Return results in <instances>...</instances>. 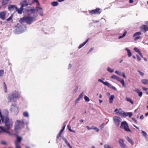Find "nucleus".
<instances>
[{
  "instance_id": "35",
  "label": "nucleus",
  "mask_w": 148,
  "mask_h": 148,
  "mask_svg": "<svg viewBox=\"0 0 148 148\" xmlns=\"http://www.w3.org/2000/svg\"><path fill=\"white\" fill-rule=\"evenodd\" d=\"M84 99L85 101L87 102H89L90 101V99L89 98L86 96H85L84 97Z\"/></svg>"
},
{
  "instance_id": "60",
  "label": "nucleus",
  "mask_w": 148,
  "mask_h": 148,
  "mask_svg": "<svg viewBox=\"0 0 148 148\" xmlns=\"http://www.w3.org/2000/svg\"><path fill=\"white\" fill-rule=\"evenodd\" d=\"M139 54L140 55V56L142 57V58H143V54L142 53H141V52H139Z\"/></svg>"
},
{
  "instance_id": "51",
  "label": "nucleus",
  "mask_w": 148,
  "mask_h": 148,
  "mask_svg": "<svg viewBox=\"0 0 148 148\" xmlns=\"http://www.w3.org/2000/svg\"><path fill=\"white\" fill-rule=\"evenodd\" d=\"M36 10V9H31L30 10V11L33 12H34Z\"/></svg>"
},
{
  "instance_id": "3",
  "label": "nucleus",
  "mask_w": 148,
  "mask_h": 148,
  "mask_svg": "<svg viewBox=\"0 0 148 148\" xmlns=\"http://www.w3.org/2000/svg\"><path fill=\"white\" fill-rule=\"evenodd\" d=\"M34 18L32 16H25L20 19L19 22L21 24L25 22L27 24H30L33 21Z\"/></svg>"
},
{
  "instance_id": "8",
  "label": "nucleus",
  "mask_w": 148,
  "mask_h": 148,
  "mask_svg": "<svg viewBox=\"0 0 148 148\" xmlns=\"http://www.w3.org/2000/svg\"><path fill=\"white\" fill-rule=\"evenodd\" d=\"M113 120L116 126H118L121 121V119L119 117L114 116L113 117Z\"/></svg>"
},
{
  "instance_id": "45",
  "label": "nucleus",
  "mask_w": 148,
  "mask_h": 148,
  "mask_svg": "<svg viewBox=\"0 0 148 148\" xmlns=\"http://www.w3.org/2000/svg\"><path fill=\"white\" fill-rule=\"evenodd\" d=\"M62 134V133H61L60 132H59V133H58L57 136V138L58 139H59L60 138Z\"/></svg>"
},
{
  "instance_id": "20",
  "label": "nucleus",
  "mask_w": 148,
  "mask_h": 148,
  "mask_svg": "<svg viewBox=\"0 0 148 148\" xmlns=\"http://www.w3.org/2000/svg\"><path fill=\"white\" fill-rule=\"evenodd\" d=\"M127 51L128 54V55L129 57H131L132 55V53L130 50L128 48H126L125 49Z\"/></svg>"
},
{
  "instance_id": "34",
  "label": "nucleus",
  "mask_w": 148,
  "mask_h": 148,
  "mask_svg": "<svg viewBox=\"0 0 148 148\" xmlns=\"http://www.w3.org/2000/svg\"><path fill=\"white\" fill-rule=\"evenodd\" d=\"M8 3L7 1L5 0H3L2 1V4L3 5H5Z\"/></svg>"
},
{
  "instance_id": "63",
  "label": "nucleus",
  "mask_w": 148,
  "mask_h": 148,
  "mask_svg": "<svg viewBox=\"0 0 148 148\" xmlns=\"http://www.w3.org/2000/svg\"><path fill=\"white\" fill-rule=\"evenodd\" d=\"M142 88L144 90H147V88H145V87H143Z\"/></svg>"
},
{
  "instance_id": "6",
  "label": "nucleus",
  "mask_w": 148,
  "mask_h": 148,
  "mask_svg": "<svg viewBox=\"0 0 148 148\" xmlns=\"http://www.w3.org/2000/svg\"><path fill=\"white\" fill-rule=\"evenodd\" d=\"M101 12V9L97 8L95 9L89 10V13L91 15L94 14H99Z\"/></svg>"
},
{
  "instance_id": "9",
  "label": "nucleus",
  "mask_w": 148,
  "mask_h": 148,
  "mask_svg": "<svg viewBox=\"0 0 148 148\" xmlns=\"http://www.w3.org/2000/svg\"><path fill=\"white\" fill-rule=\"evenodd\" d=\"M29 0H24L22 2L20 3L21 6L23 8L24 7L27 6L29 4Z\"/></svg>"
},
{
  "instance_id": "53",
  "label": "nucleus",
  "mask_w": 148,
  "mask_h": 148,
  "mask_svg": "<svg viewBox=\"0 0 148 148\" xmlns=\"http://www.w3.org/2000/svg\"><path fill=\"white\" fill-rule=\"evenodd\" d=\"M138 94L139 96L140 97H141L143 93L142 92L140 91L138 93Z\"/></svg>"
},
{
  "instance_id": "38",
  "label": "nucleus",
  "mask_w": 148,
  "mask_h": 148,
  "mask_svg": "<svg viewBox=\"0 0 148 148\" xmlns=\"http://www.w3.org/2000/svg\"><path fill=\"white\" fill-rule=\"evenodd\" d=\"M141 132L143 136H144L145 137H147V133L143 131H142Z\"/></svg>"
},
{
  "instance_id": "42",
  "label": "nucleus",
  "mask_w": 148,
  "mask_h": 148,
  "mask_svg": "<svg viewBox=\"0 0 148 148\" xmlns=\"http://www.w3.org/2000/svg\"><path fill=\"white\" fill-rule=\"evenodd\" d=\"M107 70L108 71H109L110 73H112L114 71L112 69H111L110 67H108L107 68Z\"/></svg>"
},
{
  "instance_id": "43",
  "label": "nucleus",
  "mask_w": 148,
  "mask_h": 148,
  "mask_svg": "<svg viewBox=\"0 0 148 148\" xmlns=\"http://www.w3.org/2000/svg\"><path fill=\"white\" fill-rule=\"evenodd\" d=\"M118 77H117L116 75H112L111 76V78H113V79H116V80Z\"/></svg>"
},
{
  "instance_id": "16",
  "label": "nucleus",
  "mask_w": 148,
  "mask_h": 148,
  "mask_svg": "<svg viewBox=\"0 0 148 148\" xmlns=\"http://www.w3.org/2000/svg\"><path fill=\"white\" fill-rule=\"evenodd\" d=\"M126 139L130 143L131 145H133L134 144V142L128 136H127L126 138Z\"/></svg>"
},
{
  "instance_id": "52",
  "label": "nucleus",
  "mask_w": 148,
  "mask_h": 148,
  "mask_svg": "<svg viewBox=\"0 0 148 148\" xmlns=\"http://www.w3.org/2000/svg\"><path fill=\"white\" fill-rule=\"evenodd\" d=\"M39 1L38 0H33L32 2V4L34 3H37Z\"/></svg>"
},
{
  "instance_id": "1",
  "label": "nucleus",
  "mask_w": 148,
  "mask_h": 148,
  "mask_svg": "<svg viewBox=\"0 0 148 148\" xmlns=\"http://www.w3.org/2000/svg\"><path fill=\"white\" fill-rule=\"evenodd\" d=\"M0 118L3 123H4L5 128L3 126H0V133H5L10 135L12 134L9 131V130L12 127L13 122L11 119H9L8 115L4 116L1 114L0 112Z\"/></svg>"
},
{
  "instance_id": "19",
  "label": "nucleus",
  "mask_w": 148,
  "mask_h": 148,
  "mask_svg": "<svg viewBox=\"0 0 148 148\" xmlns=\"http://www.w3.org/2000/svg\"><path fill=\"white\" fill-rule=\"evenodd\" d=\"M114 98V95H112L109 98V103H111L113 102V100Z\"/></svg>"
},
{
  "instance_id": "2",
  "label": "nucleus",
  "mask_w": 148,
  "mask_h": 148,
  "mask_svg": "<svg viewBox=\"0 0 148 148\" xmlns=\"http://www.w3.org/2000/svg\"><path fill=\"white\" fill-rule=\"evenodd\" d=\"M20 97V93L18 91H15L9 94L8 97V102H15L17 98Z\"/></svg>"
},
{
  "instance_id": "18",
  "label": "nucleus",
  "mask_w": 148,
  "mask_h": 148,
  "mask_svg": "<svg viewBox=\"0 0 148 148\" xmlns=\"http://www.w3.org/2000/svg\"><path fill=\"white\" fill-rule=\"evenodd\" d=\"M36 11L40 13L41 15L42 16L43 15V10L42 8L40 7L36 9Z\"/></svg>"
},
{
  "instance_id": "11",
  "label": "nucleus",
  "mask_w": 148,
  "mask_h": 148,
  "mask_svg": "<svg viewBox=\"0 0 148 148\" xmlns=\"http://www.w3.org/2000/svg\"><path fill=\"white\" fill-rule=\"evenodd\" d=\"M116 80H117L118 81L120 82L122 84L123 86L124 87H126V86L125 84V82L124 79H122L121 78L118 77Z\"/></svg>"
},
{
  "instance_id": "56",
  "label": "nucleus",
  "mask_w": 148,
  "mask_h": 148,
  "mask_svg": "<svg viewBox=\"0 0 148 148\" xmlns=\"http://www.w3.org/2000/svg\"><path fill=\"white\" fill-rule=\"evenodd\" d=\"M1 143L2 144H3V145H6V143L4 141H2L1 142Z\"/></svg>"
},
{
  "instance_id": "26",
  "label": "nucleus",
  "mask_w": 148,
  "mask_h": 148,
  "mask_svg": "<svg viewBox=\"0 0 148 148\" xmlns=\"http://www.w3.org/2000/svg\"><path fill=\"white\" fill-rule=\"evenodd\" d=\"M51 4L53 6H56L58 5V3L57 1H54L51 3Z\"/></svg>"
},
{
  "instance_id": "30",
  "label": "nucleus",
  "mask_w": 148,
  "mask_h": 148,
  "mask_svg": "<svg viewBox=\"0 0 148 148\" xmlns=\"http://www.w3.org/2000/svg\"><path fill=\"white\" fill-rule=\"evenodd\" d=\"M63 140L64 141L65 143L66 144V145H67L68 146H69V145H70V143L68 142L66 138H63Z\"/></svg>"
},
{
  "instance_id": "24",
  "label": "nucleus",
  "mask_w": 148,
  "mask_h": 148,
  "mask_svg": "<svg viewBox=\"0 0 148 148\" xmlns=\"http://www.w3.org/2000/svg\"><path fill=\"white\" fill-rule=\"evenodd\" d=\"M142 33L141 32H136L135 33L133 37H135L136 36H139Z\"/></svg>"
},
{
  "instance_id": "39",
  "label": "nucleus",
  "mask_w": 148,
  "mask_h": 148,
  "mask_svg": "<svg viewBox=\"0 0 148 148\" xmlns=\"http://www.w3.org/2000/svg\"><path fill=\"white\" fill-rule=\"evenodd\" d=\"M13 17V14H12L7 19V21H9L12 19Z\"/></svg>"
},
{
  "instance_id": "13",
  "label": "nucleus",
  "mask_w": 148,
  "mask_h": 148,
  "mask_svg": "<svg viewBox=\"0 0 148 148\" xmlns=\"http://www.w3.org/2000/svg\"><path fill=\"white\" fill-rule=\"evenodd\" d=\"M124 140L121 139H119V143L121 147L123 146H125V144L124 143Z\"/></svg>"
},
{
  "instance_id": "41",
  "label": "nucleus",
  "mask_w": 148,
  "mask_h": 148,
  "mask_svg": "<svg viewBox=\"0 0 148 148\" xmlns=\"http://www.w3.org/2000/svg\"><path fill=\"white\" fill-rule=\"evenodd\" d=\"M134 50L136 52H138V54L139 53V52H141L137 48H136V47L134 48Z\"/></svg>"
},
{
  "instance_id": "55",
  "label": "nucleus",
  "mask_w": 148,
  "mask_h": 148,
  "mask_svg": "<svg viewBox=\"0 0 148 148\" xmlns=\"http://www.w3.org/2000/svg\"><path fill=\"white\" fill-rule=\"evenodd\" d=\"M115 73L117 74L120 75L121 74V72H119L118 71H115Z\"/></svg>"
},
{
  "instance_id": "10",
  "label": "nucleus",
  "mask_w": 148,
  "mask_h": 148,
  "mask_svg": "<svg viewBox=\"0 0 148 148\" xmlns=\"http://www.w3.org/2000/svg\"><path fill=\"white\" fill-rule=\"evenodd\" d=\"M141 31L146 32L148 31V26L146 25H143L140 27Z\"/></svg>"
},
{
  "instance_id": "62",
  "label": "nucleus",
  "mask_w": 148,
  "mask_h": 148,
  "mask_svg": "<svg viewBox=\"0 0 148 148\" xmlns=\"http://www.w3.org/2000/svg\"><path fill=\"white\" fill-rule=\"evenodd\" d=\"M121 147V148H127V147L126 146V145H125V146H122Z\"/></svg>"
},
{
  "instance_id": "15",
  "label": "nucleus",
  "mask_w": 148,
  "mask_h": 148,
  "mask_svg": "<svg viewBox=\"0 0 148 148\" xmlns=\"http://www.w3.org/2000/svg\"><path fill=\"white\" fill-rule=\"evenodd\" d=\"M22 140V138L19 137L18 136H16V140L15 142V143H18L19 144V143Z\"/></svg>"
},
{
  "instance_id": "64",
  "label": "nucleus",
  "mask_w": 148,
  "mask_h": 148,
  "mask_svg": "<svg viewBox=\"0 0 148 148\" xmlns=\"http://www.w3.org/2000/svg\"><path fill=\"white\" fill-rule=\"evenodd\" d=\"M140 118L141 119H143L144 118V117L143 116V115H142L141 116H140Z\"/></svg>"
},
{
  "instance_id": "7",
  "label": "nucleus",
  "mask_w": 148,
  "mask_h": 148,
  "mask_svg": "<svg viewBox=\"0 0 148 148\" xmlns=\"http://www.w3.org/2000/svg\"><path fill=\"white\" fill-rule=\"evenodd\" d=\"M10 110L15 114H17L19 111V109L16 104H12L10 109Z\"/></svg>"
},
{
  "instance_id": "28",
  "label": "nucleus",
  "mask_w": 148,
  "mask_h": 148,
  "mask_svg": "<svg viewBox=\"0 0 148 148\" xmlns=\"http://www.w3.org/2000/svg\"><path fill=\"white\" fill-rule=\"evenodd\" d=\"M127 33V31H125L123 35L119 37V39H121V38L124 37H125V36Z\"/></svg>"
},
{
  "instance_id": "46",
  "label": "nucleus",
  "mask_w": 148,
  "mask_h": 148,
  "mask_svg": "<svg viewBox=\"0 0 148 148\" xmlns=\"http://www.w3.org/2000/svg\"><path fill=\"white\" fill-rule=\"evenodd\" d=\"M37 3V5H36V8L37 9V8H40L39 7L40 6V4L39 1L38 2H37V3Z\"/></svg>"
},
{
  "instance_id": "32",
  "label": "nucleus",
  "mask_w": 148,
  "mask_h": 148,
  "mask_svg": "<svg viewBox=\"0 0 148 148\" xmlns=\"http://www.w3.org/2000/svg\"><path fill=\"white\" fill-rule=\"evenodd\" d=\"M104 148H114L112 147L111 146L108 144H105L104 145Z\"/></svg>"
},
{
  "instance_id": "21",
  "label": "nucleus",
  "mask_w": 148,
  "mask_h": 148,
  "mask_svg": "<svg viewBox=\"0 0 148 148\" xmlns=\"http://www.w3.org/2000/svg\"><path fill=\"white\" fill-rule=\"evenodd\" d=\"M123 114L125 116H128L129 117H131L132 116V112H124L123 113Z\"/></svg>"
},
{
  "instance_id": "23",
  "label": "nucleus",
  "mask_w": 148,
  "mask_h": 148,
  "mask_svg": "<svg viewBox=\"0 0 148 148\" xmlns=\"http://www.w3.org/2000/svg\"><path fill=\"white\" fill-rule=\"evenodd\" d=\"M126 99L127 101L130 102L132 104H134V103L133 101L130 98L127 97L126 98Z\"/></svg>"
},
{
  "instance_id": "48",
  "label": "nucleus",
  "mask_w": 148,
  "mask_h": 148,
  "mask_svg": "<svg viewBox=\"0 0 148 148\" xmlns=\"http://www.w3.org/2000/svg\"><path fill=\"white\" fill-rule=\"evenodd\" d=\"M134 91L138 93L140 92V90L138 88H136L134 90Z\"/></svg>"
},
{
  "instance_id": "25",
  "label": "nucleus",
  "mask_w": 148,
  "mask_h": 148,
  "mask_svg": "<svg viewBox=\"0 0 148 148\" xmlns=\"http://www.w3.org/2000/svg\"><path fill=\"white\" fill-rule=\"evenodd\" d=\"M16 7L15 5H10L8 7V9L9 10H11L14 8L16 9Z\"/></svg>"
},
{
  "instance_id": "29",
  "label": "nucleus",
  "mask_w": 148,
  "mask_h": 148,
  "mask_svg": "<svg viewBox=\"0 0 148 148\" xmlns=\"http://www.w3.org/2000/svg\"><path fill=\"white\" fill-rule=\"evenodd\" d=\"M120 110H121V109H119L118 111V109L117 108H116L114 110V112H117V111H118V112H116V113L119 114H122V112L121 111H120Z\"/></svg>"
},
{
  "instance_id": "40",
  "label": "nucleus",
  "mask_w": 148,
  "mask_h": 148,
  "mask_svg": "<svg viewBox=\"0 0 148 148\" xmlns=\"http://www.w3.org/2000/svg\"><path fill=\"white\" fill-rule=\"evenodd\" d=\"M67 128L69 130L70 132H74V131L72 130L71 129V126L69 125H67Z\"/></svg>"
},
{
  "instance_id": "44",
  "label": "nucleus",
  "mask_w": 148,
  "mask_h": 148,
  "mask_svg": "<svg viewBox=\"0 0 148 148\" xmlns=\"http://www.w3.org/2000/svg\"><path fill=\"white\" fill-rule=\"evenodd\" d=\"M138 72L139 73V74L140 75H141L142 76H144V73L141 72V71H139V70H138Z\"/></svg>"
},
{
  "instance_id": "22",
  "label": "nucleus",
  "mask_w": 148,
  "mask_h": 148,
  "mask_svg": "<svg viewBox=\"0 0 148 148\" xmlns=\"http://www.w3.org/2000/svg\"><path fill=\"white\" fill-rule=\"evenodd\" d=\"M141 82L145 84H148V80L146 79H142L141 80Z\"/></svg>"
},
{
  "instance_id": "5",
  "label": "nucleus",
  "mask_w": 148,
  "mask_h": 148,
  "mask_svg": "<svg viewBox=\"0 0 148 148\" xmlns=\"http://www.w3.org/2000/svg\"><path fill=\"white\" fill-rule=\"evenodd\" d=\"M120 128L124 129L125 131L131 132V131L129 129L128 125L125 121L121 123Z\"/></svg>"
},
{
  "instance_id": "4",
  "label": "nucleus",
  "mask_w": 148,
  "mask_h": 148,
  "mask_svg": "<svg viewBox=\"0 0 148 148\" xmlns=\"http://www.w3.org/2000/svg\"><path fill=\"white\" fill-rule=\"evenodd\" d=\"M24 124L23 121L19 120H17L15 123L14 131L16 132H17L18 130L20 129L21 127L23 126Z\"/></svg>"
},
{
  "instance_id": "57",
  "label": "nucleus",
  "mask_w": 148,
  "mask_h": 148,
  "mask_svg": "<svg viewBox=\"0 0 148 148\" xmlns=\"http://www.w3.org/2000/svg\"><path fill=\"white\" fill-rule=\"evenodd\" d=\"M98 80L100 82H101L103 84V83L104 82L103 81L102 79H98Z\"/></svg>"
},
{
  "instance_id": "33",
  "label": "nucleus",
  "mask_w": 148,
  "mask_h": 148,
  "mask_svg": "<svg viewBox=\"0 0 148 148\" xmlns=\"http://www.w3.org/2000/svg\"><path fill=\"white\" fill-rule=\"evenodd\" d=\"M103 84H104L105 85H106L108 87H110V85L109 84V83H108L107 82H104Z\"/></svg>"
},
{
  "instance_id": "14",
  "label": "nucleus",
  "mask_w": 148,
  "mask_h": 148,
  "mask_svg": "<svg viewBox=\"0 0 148 148\" xmlns=\"http://www.w3.org/2000/svg\"><path fill=\"white\" fill-rule=\"evenodd\" d=\"M5 16V14L4 12H0V18H1L3 20L4 19Z\"/></svg>"
},
{
  "instance_id": "58",
  "label": "nucleus",
  "mask_w": 148,
  "mask_h": 148,
  "mask_svg": "<svg viewBox=\"0 0 148 148\" xmlns=\"http://www.w3.org/2000/svg\"><path fill=\"white\" fill-rule=\"evenodd\" d=\"M122 76H123V77L125 78H126V77L125 75V74L124 73H122Z\"/></svg>"
},
{
  "instance_id": "12",
  "label": "nucleus",
  "mask_w": 148,
  "mask_h": 148,
  "mask_svg": "<svg viewBox=\"0 0 148 148\" xmlns=\"http://www.w3.org/2000/svg\"><path fill=\"white\" fill-rule=\"evenodd\" d=\"M23 10V8L21 6L19 9H18L17 7L16 8V11L18 12V13L19 14H21L22 13V12Z\"/></svg>"
},
{
  "instance_id": "17",
  "label": "nucleus",
  "mask_w": 148,
  "mask_h": 148,
  "mask_svg": "<svg viewBox=\"0 0 148 148\" xmlns=\"http://www.w3.org/2000/svg\"><path fill=\"white\" fill-rule=\"evenodd\" d=\"M89 39V38L87 39L86 41L83 42V43H82L78 47V48L80 49L83 47L88 42V40Z\"/></svg>"
},
{
  "instance_id": "31",
  "label": "nucleus",
  "mask_w": 148,
  "mask_h": 148,
  "mask_svg": "<svg viewBox=\"0 0 148 148\" xmlns=\"http://www.w3.org/2000/svg\"><path fill=\"white\" fill-rule=\"evenodd\" d=\"M3 86H4V89L5 92V93H7V87L6 85V84L5 82L3 83Z\"/></svg>"
},
{
  "instance_id": "37",
  "label": "nucleus",
  "mask_w": 148,
  "mask_h": 148,
  "mask_svg": "<svg viewBox=\"0 0 148 148\" xmlns=\"http://www.w3.org/2000/svg\"><path fill=\"white\" fill-rule=\"evenodd\" d=\"M23 115L25 117H27L29 116V114L28 112H25L23 113Z\"/></svg>"
},
{
  "instance_id": "47",
  "label": "nucleus",
  "mask_w": 148,
  "mask_h": 148,
  "mask_svg": "<svg viewBox=\"0 0 148 148\" xmlns=\"http://www.w3.org/2000/svg\"><path fill=\"white\" fill-rule=\"evenodd\" d=\"M16 148H20V147L19 145V144L15 143Z\"/></svg>"
},
{
  "instance_id": "59",
  "label": "nucleus",
  "mask_w": 148,
  "mask_h": 148,
  "mask_svg": "<svg viewBox=\"0 0 148 148\" xmlns=\"http://www.w3.org/2000/svg\"><path fill=\"white\" fill-rule=\"evenodd\" d=\"M86 127L89 130H90L92 129V127H90L88 126H87Z\"/></svg>"
},
{
  "instance_id": "36",
  "label": "nucleus",
  "mask_w": 148,
  "mask_h": 148,
  "mask_svg": "<svg viewBox=\"0 0 148 148\" xmlns=\"http://www.w3.org/2000/svg\"><path fill=\"white\" fill-rule=\"evenodd\" d=\"M134 38V40H136L138 39H141L142 38V37L140 36H136Z\"/></svg>"
},
{
  "instance_id": "49",
  "label": "nucleus",
  "mask_w": 148,
  "mask_h": 148,
  "mask_svg": "<svg viewBox=\"0 0 148 148\" xmlns=\"http://www.w3.org/2000/svg\"><path fill=\"white\" fill-rule=\"evenodd\" d=\"M136 56L137 59L138 60V61H140V60H141V59L140 58V57L138 55H137Z\"/></svg>"
},
{
  "instance_id": "50",
  "label": "nucleus",
  "mask_w": 148,
  "mask_h": 148,
  "mask_svg": "<svg viewBox=\"0 0 148 148\" xmlns=\"http://www.w3.org/2000/svg\"><path fill=\"white\" fill-rule=\"evenodd\" d=\"M83 92H82L79 95L78 97L79 98H80L81 99L83 97Z\"/></svg>"
},
{
  "instance_id": "54",
  "label": "nucleus",
  "mask_w": 148,
  "mask_h": 148,
  "mask_svg": "<svg viewBox=\"0 0 148 148\" xmlns=\"http://www.w3.org/2000/svg\"><path fill=\"white\" fill-rule=\"evenodd\" d=\"M132 119L136 123H137V121L136 119L134 118H132Z\"/></svg>"
},
{
  "instance_id": "27",
  "label": "nucleus",
  "mask_w": 148,
  "mask_h": 148,
  "mask_svg": "<svg viewBox=\"0 0 148 148\" xmlns=\"http://www.w3.org/2000/svg\"><path fill=\"white\" fill-rule=\"evenodd\" d=\"M4 71L3 69L0 70V77H2L3 76Z\"/></svg>"
},
{
  "instance_id": "61",
  "label": "nucleus",
  "mask_w": 148,
  "mask_h": 148,
  "mask_svg": "<svg viewBox=\"0 0 148 148\" xmlns=\"http://www.w3.org/2000/svg\"><path fill=\"white\" fill-rule=\"evenodd\" d=\"M111 88L113 89L114 90H116V88L114 86H112L111 87Z\"/></svg>"
}]
</instances>
